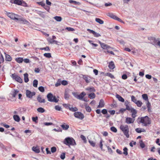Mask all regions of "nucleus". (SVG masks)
I'll use <instances>...</instances> for the list:
<instances>
[{
	"label": "nucleus",
	"instance_id": "nucleus-20",
	"mask_svg": "<svg viewBox=\"0 0 160 160\" xmlns=\"http://www.w3.org/2000/svg\"><path fill=\"white\" fill-rule=\"evenodd\" d=\"M108 67L109 68L111 69H113L115 68V66L113 62H110L108 65Z\"/></svg>",
	"mask_w": 160,
	"mask_h": 160
},
{
	"label": "nucleus",
	"instance_id": "nucleus-24",
	"mask_svg": "<svg viewBox=\"0 0 160 160\" xmlns=\"http://www.w3.org/2000/svg\"><path fill=\"white\" fill-rule=\"evenodd\" d=\"M61 126L64 130H67L69 127V125H68L65 124V123H63V124L61 125Z\"/></svg>",
	"mask_w": 160,
	"mask_h": 160
},
{
	"label": "nucleus",
	"instance_id": "nucleus-62",
	"mask_svg": "<svg viewBox=\"0 0 160 160\" xmlns=\"http://www.w3.org/2000/svg\"><path fill=\"white\" fill-rule=\"evenodd\" d=\"M128 76L127 74H123L122 76V79L125 80L127 78Z\"/></svg>",
	"mask_w": 160,
	"mask_h": 160
},
{
	"label": "nucleus",
	"instance_id": "nucleus-49",
	"mask_svg": "<svg viewBox=\"0 0 160 160\" xmlns=\"http://www.w3.org/2000/svg\"><path fill=\"white\" fill-rule=\"evenodd\" d=\"M88 142L90 143V145L94 147L95 146L96 143L93 141L89 140Z\"/></svg>",
	"mask_w": 160,
	"mask_h": 160
},
{
	"label": "nucleus",
	"instance_id": "nucleus-61",
	"mask_svg": "<svg viewBox=\"0 0 160 160\" xmlns=\"http://www.w3.org/2000/svg\"><path fill=\"white\" fill-rule=\"evenodd\" d=\"M101 112L103 114L105 115L107 114L108 111L106 109H104L102 110Z\"/></svg>",
	"mask_w": 160,
	"mask_h": 160
},
{
	"label": "nucleus",
	"instance_id": "nucleus-36",
	"mask_svg": "<svg viewBox=\"0 0 160 160\" xmlns=\"http://www.w3.org/2000/svg\"><path fill=\"white\" fill-rule=\"evenodd\" d=\"M96 95L93 92L91 93L88 95V97L91 99H93L95 97Z\"/></svg>",
	"mask_w": 160,
	"mask_h": 160
},
{
	"label": "nucleus",
	"instance_id": "nucleus-46",
	"mask_svg": "<svg viewBox=\"0 0 160 160\" xmlns=\"http://www.w3.org/2000/svg\"><path fill=\"white\" fill-rule=\"evenodd\" d=\"M65 152L62 153L60 155V158L62 159L63 160L65 159Z\"/></svg>",
	"mask_w": 160,
	"mask_h": 160
},
{
	"label": "nucleus",
	"instance_id": "nucleus-45",
	"mask_svg": "<svg viewBox=\"0 0 160 160\" xmlns=\"http://www.w3.org/2000/svg\"><path fill=\"white\" fill-rule=\"evenodd\" d=\"M69 95L65 92L64 93V98L66 100H68L69 98Z\"/></svg>",
	"mask_w": 160,
	"mask_h": 160
},
{
	"label": "nucleus",
	"instance_id": "nucleus-33",
	"mask_svg": "<svg viewBox=\"0 0 160 160\" xmlns=\"http://www.w3.org/2000/svg\"><path fill=\"white\" fill-rule=\"evenodd\" d=\"M16 61L19 63H22L23 61V59L22 58H18L15 59Z\"/></svg>",
	"mask_w": 160,
	"mask_h": 160
},
{
	"label": "nucleus",
	"instance_id": "nucleus-51",
	"mask_svg": "<svg viewBox=\"0 0 160 160\" xmlns=\"http://www.w3.org/2000/svg\"><path fill=\"white\" fill-rule=\"evenodd\" d=\"M80 138L84 142L86 143L87 142L86 138L84 135H81L80 136Z\"/></svg>",
	"mask_w": 160,
	"mask_h": 160
},
{
	"label": "nucleus",
	"instance_id": "nucleus-58",
	"mask_svg": "<svg viewBox=\"0 0 160 160\" xmlns=\"http://www.w3.org/2000/svg\"><path fill=\"white\" fill-rule=\"evenodd\" d=\"M61 84L63 85H67L68 84V82L66 80H63L61 82Z\"/></svg>",
	"mask_w": 160,
	"mask_h": 160
},
{
	"label": "nucleus",
	"instance_id": "nucleus-54",
	"mask_svg": "<svg viewBox=\"0 0 160 160\" xmlns=\"http://www.w3.org/2000/svg\"><path fill=\"white\" fill-rule=\"evenodd\" d=\"M131 100L132 102H134L135 103L138 100L136 99L135 97L134 96H131Z\"/></svg>",
	"mask_w": 160,
	"mask_h": 160
},
{
	"label": "nucleus",
	"instance_id": "nucleus-59",
	"mask_svg": "<svg viewBox=\"0 0 160 160\" xmlns=\"http://www.w3.org/2000/svg\"><path fill=\"white\" fill-rule=\"evenodd\" d=\"M37 3L38 4L41 5L43 7L44 6H45V3L42 2H37Z\"/></svg>",
	"mask_w": 160,
	"mask_h": 160
},
{
	"label": "nucleus",
	"instance_id": "nucleus-42",
	"mask_svg": "<svg viewBox=\"0 0 160 160\" xmlns=\"http://www.w3.org/2000/svg\"><path fill=\"white\" fill-rule=\"evenodd\" d=\"M16 20H17L18 21H22L25 23L28 22V21L23 18H18V19H16Z\"/></svg>",
	"mask_w": 160,
	"mask_h": 160
},
{
	"label": "nucleus",
	"instance_id": "nucleus-40",
	"mask_svg": "<svg viewBox=\"0 0 160 160\" xmlns=\"http://www.w3.org/2000/svg\"><path fill=\"white\" fill-rule=\"evenodd\" d=\"M135 103L136 104L137 106L139 107H140L142 104V102L139 100H138Z\"/></svg>",
	"mask_w": 160,
	"mask_h": 160
},
{
	"label": "nucleus",
	"instance_id": "nucleus-1",
	"mask_svg": "<svg viewBox=\"0 0 160 160\" xmlns=\"http://www.w3.org/2000/svg\"><path fill=\"white\" fill-rule=\"evenodd\" d=\"M63 143L69 146L70 145L74 146L76 144L75 140L72 138L68 137L64 139Z\"/></svg>",
	"mask_w": 160,
	"mask_h": 160
},
{
	"label": "nucleus",
	"instance_id": "nucleus-7",
	"mask_svg": "<svg viewBox=\"0 0 160 160\" xmlns=\"http://www.w3.org/2000/svg\"><path fill=\"white\" fill-rule=\"evenodd\" d=\"M107 16L114 19L117 20L118 21L122 23H124V22L122 20L118 18L116 16L113 14L112 13L110 12L108 13L107 14Z\"/></svg>",
	"mask_w": 160,
	"mask_h": 160
},
{
	"label": "nucleus",
	"instance_id": "nucleus-23",
	"mask_svg": "<svg viewBox=\"0 0 160 160\" xmlns=\"http://www.w3.org/2000/svg\"><path fill=\"white\" fill-rule=\"evenodd\" d=\"M28 75L27 73H25L24 74V81L25 82L27 83L29 81V78H28Z\"/></svg>",
	"mask_w": 160,
	"mask_h": 160
},
{
	"label": "nucleus",
	"instance_id": "nucleus-9",
	"mask_svg": "<svg viewBox=\"0 0 160 160\" xmlns=\"http://www.w3.org/2000/svg\"><path fill=\"white\" fill-rule=\"evenodd\" d=\"M26 96L27 98H32L33 96L36 94V92H31L30 91L27 90L26 92Z\"/></svg>",
	"mask_w": 160,
	"mask_h": 160
},
{
	"label": "nucleus",
	"instance_id": "nucleus-41",
	"mask_svg": "<svg viewBox=\"0 0 160 160\" xmlns=\"http://www.w3.org/2000/svg\"><path fill=\"white\" fill-rule=\"evenodd\" d=\"M129 102L128 101H126L124 102V105L126 106V109L128 110L130 109L129 108L131 107L128 106Z\"/></svg>",
	"mask_w": 160,
	"mask_h": 160
},
{
	"label": "nucleus",
	"instance_id": "nucleus-26",
	"mask_svg": "<svg viewBox=\"0 0 160 160\" xmlns=\"http://www.w3.org/2000/svg\"><path fill=\"white\" fill-rule=\"evenodd\" d=\"M5 60L8 61H11L12 60L11 57L8 54H6L5 52Z\"/></svg>",
	"mask_w": 160,
	"mask_h": 160
},
{
	"label": "nucleus",
	"instance_id": "nucleus-50",
	"mask_svg": "<svg viewBox=\"0 0 160 160\" xmlns=\"http://www.w3.org/2000/svg\"><path fill=\"white\" fill-rule=\"evenodd\" d=\"M110 130L111 131L114 132H116L117 131V128L114 127H112L110 128Z\"/></svg>",
	"mask_w": 160,
	"mask_h": 160
},
{
	"label": "nucleus",
	"instance_id": "nucleus-6",
	"mask_svg": "<svg viewBox=\"0 0 160 160\" xmlns=\"http://www.w3.org/2000/svg\"><path fill=\"white\" fill-rule=\"evenodd\" d=\"M11 77L13 80H15L20 83H22V82L23 81L22 79L15 73L12 74L11 75Z\"/></svg>",
	"mask_w": 160,
	"mask_h": 160
},
{
	"label": "nucleus",
	"instance_id": "nucleus-63",
	"mask_svg": "<svg viewBox=\"0 0 160 160\" xmlns=\"http://www.w3.org/2000/svg\"><path fill=\"white\" fill-rule=\"evenodd\" d=\"M93 35L94 37H98L101 36L100 34L95 32H94V34Z\"/></svg>",
	"mask_w": 160,
	"mask_h": 160
},
{
	"label": "nucleus",
	"instance_id": "nucleus-34",
	"mask_svg": "<svg viewBox=\"0 0 160 160\" xmlns=\"http://www.w3.org/2000/svg\"><path fill=\"white\" fill-rule=\"evenodd\" d=\"M32 150L37 153H38L40 152V150L38 148L36 147H33L32 148Z\"/></svg>",
	"mask_w": 160,
	"mask_h": 160
},
{
	"label": "nucleus",
	"instance_id": "nucleus-25",
	"mask_svg": "<svg viewBox=\"0 0 160 160\" xmlns=\"http://www.w3.org/2000/svg\"><path fill=\"white\" fill-rule=\"evenodd\" d=\"M142 98L145 100V101H147V102H149L148 101V95L146 94H144L142 95Z\"/></svg>",
	"mask_w": 160,
	"mask_h": 160
},
{
	"label": "nucleus",
	"instance_id": "nucleus-57",
	"mask_svg": "<svg viewBox=\"0 0 160 160\" xmlns=\"http://www.w3.org/2000/svg\"><path fill=\"white\" fill-rule=\"evenodd\" d=\"M55 109L58 111H60L61 109V108L59 105H56L55 107Z\"/></svg>",
	"mask_w": 160,
	"mask_h": 160
},
{
	"label": "nucleus",
	"instance_id": "nucleus-15",
	"mask_svg": "<svg viewBox=\"0 0 160 160\" xmlns=\"http://www.w3.org/2000/svg\"><path fill=\"white\" fill-rule=\"evenodd\" d=\"M135 120L134 118L127 117L125 120V122L127 124L132 123L134 122Z\"/></svg>",
	"mask_w": 160,
	"mask_h": 160
},
{
	"label": "nucleus",
	"instance_id": "nucleus-39",
	"mask_svg": "<svg viewBox=\"0 0 160 160\" xmlns=\"http://www.w3.org/2000/svg\"><path fill=\"white\" fill-rule=\"evenodd\" d=\"M38 81L37 80L35 79L33 81V87L37 88L38 86Z\"/></svg>",
	"mask_w": 160,
	"mask_h": 160
},
{
	"label": "nucleus",
	"instance_id": "nucleus-19",
	"mask_svg": "<svg viewBox=\"0 0 160 160\" xmlns=\"http://www.w3.org/2000/svg\"><path fill=\"white\" fill-rule=\"evenodd\" d=\"M37 100L40 103H45V100L44 99H42L40 95H38L37 98Z\"/></svg>",
	"mask_w": 160,
	"mask_h": 160
},
{
	"label": "nucleus",
	"instance_id": "nucleus-5",
	"mask_svg": "<svg viewBox=\"0 0 160 160\" xmlns=\"http://www.w3.org/2000/svg\"><path fill=\"white\" fill-rule=\"evenodd\" d=\"M48 100L51 102H57L59 99L56 98L55 96H53L52 94L51 93H48L47 96Z\"/></svg>",
	"mask_w": 160,
	"mask_h": 160
},
{
	"label": "nucleus",
	"instance_id": "nucleus-17",
	"mask_svg": "<svg viewBox=\"0 0 160 160\" xmlns=\"http://www.w3.org/2000/svg\"><path fill=\"white\" fill-rule=\"evenodd\" d=\"M86 95V93L84 92H82L79 95H78V99L82 100L83 98Z\"/></svg>",
	"mask_w": 160,
	"mask_h": 160
},
{
	"label": "nucleus",
	"instance_id": "nucleus-8",
	"mask_svg": "<svg viewBox=\"0 0 160 160\" xmlns=\"http://www.w3.org/2000/svg\"><path fill=\"white\" fill-rule=\"evenodd\" d=\"M5 14L9 18L11 19L16 20L18 19V18H16L15 16H17V15L14 14L12 12H8L6 11H5Z\"/></svg>",
	"mask_w": 160,
	"mask_h": 160
},
{
	"label": "nucleus",
	"instance_id": "nucleus-37",
	"mask_svg": "<svg viewBox=\"0 0 160 160\" xmlns=\"http://www.w3.org/2000/svg\"><path fill=\"white\" fill-rule=\"evenodd\" d=\"M54 18L57 21L60 22L62 20V18L60 16H55Z\"/></svg>",
	"mask_w": 160,
	"mask_h": 160
},
{
	"label": "nucleus",
	"instance_id": "nucleus-47",
	"mask_svg": "<svg viewBox=\"0 0 160 160\" xmlns=\"http://www.w3.org/2000/svg\"><path fill=\"white\" fill-rule=\"evenodd\" d=\"M40 49L41 50H45V51H50L49 48L48 46H47L45 48H40Z\"/></svg>",
	"mask_w": 160,
	"mask_h": 160
},
{
	"label": "nucleus",
	"instance_id": "nucleus-56",
	"mask_svg": "<svg viewBox=\"0 0 160 160\" xmlns=\"http://www.w3.org/2000/svg\"><path fill=\"white\" fill-rule=\"evenodd\" d=\"M51 152L52 153H54L56 151V148L55 147H53L51 148Z\"/></svg>",
	"mask_w": 160,
	"mask_h": 160
},
{
	"label": "nucleus",
	"instance_id": "nucleus-38",
	"mask_svg": "<svg viewBox=\"0 0 160 160\" xmlns=\"http://www.w3.org/2000/svg\"><path fill=\"white\" fill-rule=\"evenodd\" d=\"M123 150L124 151L123 152V154L125 155V156H127L128 155V149L126 147H125L123 149Z\"/></svg>",
	"mask_w": 160,
	"mask_h": 160
},
{
	"label": "nucleus",
	"instance_id": "nucleus-13",
	"mask_svg": "<svg viewBox=\"0 0 160 160\" xmlns=\"http://www.w3.org/2000/svg\"><path fill=\"white\" fill-rule=\"evenodd\" d=\"M130 109L128 110L130 111L132 113V116L133 118H134L136 116V114L137 113V111L134 108L131 107L129 108Z\"/></svg>",
	"mask_w": 160,
	"mask_h": 160
},
{
	"label": "nucleus",
	"instance_id": "nucleus-4",
	"mask_svg": "<svg viewBox=\"0 0 160 160\" xmlns=\"http://www.w3.org/2000/svg\"><path fill=\"white\" fill-rule=\"evenodd\" d=\"M10 2L18 5H21L24 7H27V3L23 0H11Z\"/></svg>",
	"mask_w": 160,
	"mask_h": 160
},
{
	"label": "nucleus",
	"instance_id": "nucleus-14",
	"mask_svg": "<svg viewBox=\"0 0 160 160\" xmlns=\"http://www.w3.org/2000/svg\"><path fill=\"white\" fill-rule=\"evenodd\" d=\"M148 39L150 40L151 43L154 45H155L156 44L158 40L156 39L155 38L152 37H148Z\"/></svg>",
	"mask_w": 160,
	"mask_h": 160
},
{
	"label": "nucleus",
	"instance_id": "nucleus-21",
	"mask_svg": "<svg viewBox=\"0 0 160 160\" xmlns=\"http://www.w3.org/2000/svg\"><path fill=\"white\" fill-rule=\"evenodd\" d=\"M116 97L118 99L119 101L122 102H124V99L119 94H117L116 95Z\"/></svg>",
	"mask_w": 160,
	"mask_h": 160
},
{
	"label": "nucleus",
	"instance_id": "nucleus-11",
	"mask_svg": "<svg viewBox=\"0 0 160 160\" xmlns=\"http://www.w3.org/2000/svg\"><path fill=\"white\" fill-rule=\"evenodd\" d=\"M99 43L100 44L101 47L103 49H107L108 50L109 49H113V48H112L108 45L107 44H105L104 43H102L100 41H98Z\"/></svg>",
	"mask_w": 160,
	"mask_h": 160
},
{
	"label": "nucleus",
	"instance_id": "nucleus-32",
	"mask_svg": "<svg viewBox=\"0 0 160 160\" xmlns=\"http://www.w3.org/2000/svg\"><path fill=\"white\" fill-rule=\"evenodd\" d=\"M37 110L38 112L42 113H43L45 112V109L41 107L38 108L37 109Z\"/></svg>",
	"mask_w": 160,
	"mask_h": 160
},
{
	"label": "nucleus",
	"instance_id": "nucleus-18",
	"mask_svg": "<svg viewBox=\"0 0 160 160\" xmlns=\"http://www.w3.org/2000/svg\"><path fill=\"white\" fill-rule=\"evenodd\" d=\"M104 102L102 99H101L99 102V104L97 108H98L103 107L104 106Z\"/></svg>",
	"mask_w": 160,
	"mask_h": 160
},
{
	"label": "nucleus",
	"instance_id": "nucleus-30",
	"mask_svg": "<svg viewBox=\"0 0 160 160\" xmlns=\"http://www.w3.org/2000/svg\"><path fill=\"white\" fill-rule=\"evenodd\" d=\"M19 92V91L17 89H14V91L12 92V96L15 98L17 93Z\"/></svg>",
	"mask_w": 160,
	"mask_h": 160
},
{
	"label": "nucleus",
	"instance_id": "nucleus-2",
	"mask_svg": "<svg viewBox=\"0 0 160 160\" xmlns=\"http://www.w3.org/2000/svg\"><path fill=\"white\" fill-rule=\"evenodd\" d=\"M120 129L123 132L124 134L127 138H129V128L128 125H126L124 126L121 125L120 127Z\"/></svg>",
	"mask_w": 160,
	"mask_h": 160
},
{
	"label": "nucleus",
	"instance_id": "nucleus-16",
	"mask_svg": "<svg viewBox=\"0 0 160 160\" xmlns=\"http://www.w3.org/2000/svg\"><path fill=\"white\" fill-rule=\"evenodd\" d=\"M48 42L51 44L55 43L57 45H58V43H59V42L56 40L52 39L51 38H49L48 39Z\"/></svg>",
	"mask_w": 160,
	"mask_h": 160
},
{
	"label": "nucleus",
	"instance_id": "nucleus-29",
	"mask_svg": "<svg viewBox=\"0 0 160 160\" xmlns=\"http://www.w3.org/2000/svg\"><path fill=\"white\" fill-rule=\"evenodd\" d=\"M69 2L70 3H73L74 5H79L81 4V3L79 2H78L75 1H73L72 0H69Z\"/></svg>",
	"mask_w": 160,
	"mask_h": 160
},
{
	"label": "nucleus",
	"instance_id": "nucleus-22",
	"mask_svg": "<svg viewBox=\"0 0 160 160\" xmlns=\"http://www.w3.org/2000/svg\"><path fill=\"white\" fill-rule=\"evenodd\" d=\"M85 90L90 92H95L96 91L94 88L93 87H88L85 88Z\"/></svg>",
	"mask_w": 160,
	"mask_h": 160
},
{
	"label": "nucleus",
	"instance_id": "nucleus-64",
	"mask_svg": "<svg viewBox=\"0 0 160 160\" xmlns=\"http://www.w3.org/2000/svg\"><path fill=\"white\" fill-rule=\"evenodd\" d=\"M66 29L68 31H75V29L74 28L70 27H67Z\"/></svg>",
	"mask_w": 160,
	"mask_h": 160
},
{
	"label": "nucleus",
	"instance_id": "nucleus-60",
	"mask_svg": "<svg viewBox=\"0 0 160 160\" xmlns=\"http://www.w3.org/2000/svg\"><path fill=\"white\" fill-rule=\"evenodd\" d=\"M126 110H127V109H126V108H122L119 110V112L123 113L124 112H125Z\"/></svg>",
	"mask_w": 160,
	"mask_h": 160
},
{
	"label": "nucleus",
	"instance_id": "nucleus-43",
	"mask_svg": "<svg viewBox=\"0 0 160 160\" xmlns=\"http://www.w3.org/2000/svg\"><path fill=\"white\" fill-rule=\"evenodd\" d=\"M105 75L111 78H114V76L111 73L109 72L106 73L105 74Z\"/></svg>",
	"mask_w": 160,
	"mask_h": 160
},
{
	"label": "nucleus",
	"instance_id": "nucleus-12",
	"mask_svg": "<svg viewBox=\"0 0 160 160\" xmlns=\"http://www.w3.org/2000/svg\"><path fill=\"white\" fill-rule=\"evenodd\" d=\"M79 77L81 78H82L84 79L85 82L87 83H89L90 82V79L88 78V77L90 78V77L87 75L80 74Z\"/></svg>",
	"mask_w": 160,
	"mask_h": 160
},
{
	"label": "nucleus",
	"instance_id": "nucleus-31",
	"mask_svg": "<svg viewBox=\"0 0 160 160\" xmlns=\"http://www.w3.org/2000/svg\"><path fill=\"white\" fill-rule=\"evenodd\" d=\"M95 21L101 24H103L104 23L103 21L99 18H96Z\"/></svg>",
	"mask_w": 160,
	"mask_h": 160
},
{
	"label": "nucleus",
	"instance_id": "nucleus-52",
	"mask_svg": "<svg viewBox=\"0 0 160 160\" xmlns=\"http://www.w3.org/2000/svg\"><path fill=\"white\" fill-rule=\"evenodd\" d=\"M32 119L33 122L36 123H37L38 120V117L37 116H36V117H32Z\"/></svg>",
	"mask_w": 160,
	"mask_h": 160
},
{
	"label": "nucleus",
	"instance_id": "nucleus-44",
	"mask_svg": "<svg viewBox=\"0 0 160 160\" xmlns=\"http://www.w3.org/2000/svg\"><path fill=\"white\" fill-rule=\"evenodd\" d=\"M43 55L44 57L48 58L51 57V54L50 53H45Z\"/></svg>",
	"mask_w": 160,
	"mask_h": 160
},
{
	"label": "nucleus",
	"instance_id": "nucleus-10",
	"mask_svg": "<svg viewBox=\"0 0 160 160\" xmlns=\"http://www.w3.org/2000/svg\"><path fill=\"white\" fill-rule=\"evenodd\" d=\"M74 115L75 117L81 120H82L84 118V115L80 112H76L74 113Z\"/></svg>",
	"mask_w": 160,
	"mask_h": 160
},
{
	"label": "nucleus",
	"instance_id": "nucleus-35",
	"mask_svg": "<svg viewBox=\"0 0 160 160\" xmlns=\"http://www.w3.org/2000/svg\"><path fill=\"white\" fill-rule=\"evenodd\" d=\"M69 110L72 112H76L78 110V108L76 107L73 108L72 107H69Z\"/></svg>",
	"mask_w": 160,
	"mask_h": 160
},
{
	"label": "nucleus",
	"instance_id": "nucleus-27",
	"mask_svg": "<svg viewBox=\"0 0 160 160\" xmlns=\"http://www.w3.org/2000/svg\"><path fill=\"white\" fill-rule=\"evenodd\" d=\"M13 118L14 120L17 122H19L20 120V119L19 116L17 115H14L13 116Z\"/></svg>",
	"mask_w": 160,
	"mask_h": 160
},
{
	"label": "nucleus",
	"instance_id": "nucleus-48",
	"mask_svg": "<svg viewBox=\"0 0 160 160\" xmlns=\"http://www.w3.org/2000/svg\"><path fill=\"white\" fill-rule=\"evenodd\" d=\"M140 145L142 148H144L145 147V145L142 140H141L140 142Z\"/></svg>",
	"mask_w": 160,
	"mask_h": 160
},
{
	"label": "nucleus",
	"instance_id": "nucleus-28",
	"mask_svg": "<svg viewBox=\"0 0 160 160\" xmlns=\"http://www.w3.org/2000/svg\"><path fill=\"white\" fill-rule=\"evenodd\" d=\"M147 107L148 108V111L149 112H151V104L149 102H146V103Z\"/></svg>",
	"mask_w": 160,
	"mask_h": 160
},
{
	"label": "nucleus",
	"instance_id": "nucleus-53",
	"mask_svg": "<svg viewBox=\"0 0 160 160\" xmlns=\"http://www.w3.org/2000/svg\"><path fill=\"white\" fill-rule=\"evenodd\" d=\"M38 89L41 92H43L45 91L44 88L42 86L39 87Z\"/></svg>",
	"mask_w": 160,
	"mask_h": 160
},
{
	"label": "nucleus",
	"instance_id": "nucleus-55",
	"mask_svg": "<svg viewBox=\"0 0 160 160\" xmlns=\"http://www.w3.org/2000/svg\"><path fill=\"white\" fill-rule=\"evenodd\" d=\"M85 108L86 111L88 112H90L91 111V109L89 106H86Z\"/></svg>",
	"mask_w": 160,
	"mask_h": 160
},
{
	"label": "nucleus",
	"instance_id": "nucleus-3",
	"mask_svg": "<svg viewBox=\"0 0 160 160\" xmlns=\"http://www.w3.org/2000/svg\"><path fill=\"white\" fill-rule=\"evenodd\" d=\"M140 119V122L144 124V126H147L148 124H150L151 123L150 119L148 116L142 117Z\"/></svg>",
	"mask_w": 160,
	"mask_h": 160
}]
</instances>
